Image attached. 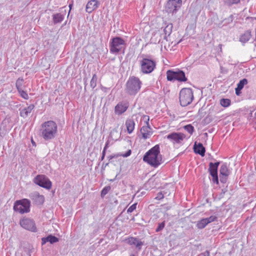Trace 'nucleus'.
Instances as JSON below:
<instances>
[{"mask_svg": "<svg viewBox=\"0 0 256 256\" xmlns=\"http://www.w3.org/2000/svg\"><path fill=\"white\" fill-rule=\"evenodd\" d=\"M58 126L52 120H48L42 124V134L43 138L46 141L54 139L57 135Z\"/></svg>", "mask_w": 256, "mask_h": 256, "instance_id": "nucleus-1", "label": "nucleus"}, {"mask_svg": "<svg viewBox=\"0 0 256 256\" xmlns=\"http://www.w3.org/2000/svg\"><path fill=\"white\" fill-rule=\"evenodd\" d=\"M139 64L140 72L144 74L152 72L156 68V62L152 56L149 54H142L140 56Z\"/></svg>", "mask_w": 256, "mask_h": 256, "instance_id": "nucleus-2", "label": "nucleus"}, {"mask_svg": "<svg viewBox=\"0 0 256 256\" xmlns=\"http://www.w3.org/2000/svg\"><path fill=\"white\" fill-rule=\"evenodd\" d=\"M142 82L140 78L134 76H130L126 83V92L130 95H135L141 88Z\"/></svg>", "mask_w": 256, "mask_h": 256, "instance_id": "nucleus-3", "label": "nucleus"}, {"mask_svg": "<svg viewBox=\"0 0 256 256\" xmlns=\"http://www.w3.org/2000/svg\"><path fill=\"white\" fill-rule=\"evenodd\" d=\"M194 100L193 92L190 88H182L179 94L180 104L182 106H186L191 104Z\"/></svg>", "mask_w": 256, "mask_h": 256, "instance_id": "nucleus-4", "label": "nucleus"}, {"mask_svg": "<svg viewBox=\"0 0 256 256\" xmlns=\"http://www.w3.org/2000/svg\"><path fill=\"white\" fill-rule=\"evenodd\" d=\"M126 42L121 37L116 36L112 38L110 44V50L112 54H116L123 49L124 51Z\"/></svg>", "mask_w": 256, "mask_h": 256, "instance_id": "nucleus-5", "label": "nucleus"}, {"mask_svg": "<svg viewBox=\"0 0 256 256\" xmlns=\"http://www.w3.org/2000/svg\"><path fill=\"white\" fill-rule=\"evenodd\" d=\"M166 78L168 81L178 80L180 82H185L188 80L185 72L180 70L176 71L169 70L166 72Z\"/></svg>", "mask_w": 256, "mask_h": 256, "instance_id": "nucleus-6", "label": "nucleus"}, {"mask_svg": "<svg viewBox=\"0 0 256 256\" xmlns=\"http://www.w3.org/2000/svg\"><path fill=\"white\" fill-rule=\"evenodd\" d=\"M30 201L28 199L24 198L16 200L14 202V210L21 214L28 213L30 211Z\"/></svg>", "mask_w": 256, "mask_h": 256, "instance_id": "nucleus-7", "label": "nucleus"}, {"mask_svg": "<svg viewBox=\"0 0 256 256\" xmlns=\"http://www.w3.org/2000/svg\"><path fill=\"white\" fill-rule=\"evenodd\" d=\"M110 141L108 140L106 143L105 146L102 152V156L100 160H103L106 154L108 152V156H106L107 158L109 160H110L112 158H118L120 156H122L124 158H126L130 156L132 154V150H128L125 153H118L116 154H110V151L107 152V148L109 146Z\"/></svg>", "mask_w": 256, "mask_h": 256, "instance_id": "nucleus-8", "label": "nucleus"}, {"mask_svg": "<svg viewBox=\"0 0 256 256\" xmlns=\"http://www.w3.org/2000/svg\"><path fill=\"white\" fill-rule=\"evenodd\" d=\"M182 6V0H168L165 6L168 14H176Z\"/></svg>", "mask_w": 256, "mask_h": 256, "instance_id": "nucleus-9", "label": "nucleus"}, {"mask_svg": "<svg viewBox=\"0 0 256 256\" xmlns=\"http://www.w3.org/2000/svg\"><path fill=\"white\" fill-rule=\"evenodd\" d=\"M160 153L159 145L156 144L145 154L142 160H162L161 156H159Z\"/></svg>", "mask_w": 256, "mask_h": 256, "instance_id": "nucleus-10", "label": "nucleus"}, {"mask_svg": "<svg viewBox=\"0 0 256 256\" xmlns=\"http://www.w3.org/2000/svg\"><path fill=\"white\" fill-rule=\"evenodd\" d=\"M34 182L37 185L47 190L52 188V184L49 178L45 175L38 174L34 179Z\"/></svg>", "mask_w": 256, "mask_h": 256, "instance_id": "nucleus-11", "label": "nucleus"}, {"mask_svg": "<svg viewBox=\"0 0 256 256\" xmlns=\"http://www.w3.org/2000/svg\"><path fill=\"white\" fill-rule=\"evenodd\" d=\"M20 226L28 230L36 232L37 230L34 221L28 218H24L20 220Z\"/></svg>", "mask_w": 256, "mask_h": 256, "instance_id": "nucleus-12", "label": "nucleus"}, {"mask_svg": "<svg viewBox=\"0 0 256 256\" xmlns=\"http://www.w3.org/2000/svg\"><path fill=\"white\" fill-rule=\"evenodd\" d=\"M124 242L131 246H134L138 251L142 250V247L144 245V242H142L137 237L130 236L126 238Z\"/></svg>", "mask_w": 256, "mask_h": 256, "instance_id": "nucleus-13", "label": "nucleus"}, {"mask_svg": "<svg viewBox=\"0 0 256 256\" xmlns=\"http://www.w3.org/2000/svg\"><path fill=\"white\" fill-rule=\"evenodd\" d=\"M220 164L219 162H216L214 164L212 162L210 163L209 172L210 176H212V181L213 183L218 184V168Z\"/></svg>", "mask_w": 256, "mask_h": 256, "instance_id": "nucleus-14", "label": "nucleus"}, {"mask_svg": "<svg viewBox=\"0 0 256 256\" xmlns=\"http://www.w3.org/2000/svg\"><path fill=\"white\" fill-rule=\"evenodd\" d=\"M12 126L10 124L9 118L4 120L0 126V136H4L12 128Z\"/></svg>", "mask_w": 256, "mask_h": 256, "instance_id": "nucleus-15", "label": "nucleus"}, {"mask_svg": "<svg viewBox=\"0 0 256 256\" xmlns=\"http://www.w3.org/2000/svg\"><path fill=\"white\" fill-rule=\"evenodd\" d=\"M186 138V135L181 132H172L167 136V138L174 143L180 144Z\"/></svg>", "mask_w": 256, "mask_h": 256, "instance_id": "nucleus-16", "label": "nucleus"}, {"mask_svg": "<svg viewBox=\"0 0 256 256\" xmlns=\"http://www.w3.org/2000/svg\"><path fill=\"white\" fill-rule=\"evenodd\" d=\"M129 106V104L126 102H118L114 108V112L116 114L120 115L124 112Z\"/></svg>", "mask_w": 256, "mask_h": 256, "instance_id": "nucleus-17", "label": "nucleus"}, {"mask_svg": "<svg viewBox=\"0 0 256 256\" xmlns=\"http://www.w3.org/2000/svg\"><path fill=\"white\" fill-rule=\"evenodd\" d=\"M148 120L149 118H148V121L146 122V126H143L140 129V133L142 135V138L144 140L149 138L152 134L150 131L152 128L149 125Z\"/></svg>", "mask_w": 256, "mask_h": 256, "instance_id": "nucleus-18", "label": "nucleus"}, {"mask_svg": "<svg viewBox=\"0 0 256 256\" xmlns=\"http://www.w3.org/2000/svg\"><path fill=\"white\" fill-rule=\"evenodd\" d=\"M30 198L36 204H42L44 202V198L42 195H40L37 192H34L30 194Z\"/></svg>", "mask_w": 256, "mask_h": 256, "instance_id": "nucleus-19", "label": "nucleus"}, {"mask_svg": "<svg viewBox=\"0 0 256 256\" xmlns=\"http://www.w3.org/2000/svg\"><path fill=\"white\" fill-rule=\"evenodd\" d=\"M100 5V2L97 0H91L87 3L86 10L87 12L90 13L96 10Z\"/></svg>", "mask_w": 256, "mask_h": 256, "instance_id": "nucleus-20", "label": "nucleus"}, {"mask_svg": "<svg viewBox=\"0 0 256 256\" xmlns=\"http://www.w3.org/2000/svg\"><path fill=\"white\" fill-rule=\"evenodd\" d=\"M194 151L196 154H199L203 156H204L206 149L202 143L199 142L197 144L196 142L194 146Z\"/></svg>", "mask_w": 256, "mask_h": 256, "instance_id": "nucleus-21", "label": "nucleus"}, {"mask_svg": "<svg viewBox=\"0 0 256 256\" xmlns=\"http://www.w3.org/2000/svg\"><path fill=\"white\" fill-rule=\"evenodd\" d=\"M248 83V80L245 78L240 80L239 82L237 84V87L235 88V92L236 96H240L241 94V90Z\"/></svg>", "mask_w": 256, "mask_h": 256, "instance_id": "nucleus-22", "label": "nucleus"}, {"mask_svg": "<svg viewBox=\"0 0 256 256\" xmlns=\"http://www.w3.org/2000/svg\"><path fill=\"white\" fill-rule=\"evenodd\" d=\"M58 242V238L52 234L48 235L46 237H44L42 238V244L44 245L47 242H50L51 244Z\"/></svg>", "mask_w": 256, "mask_h": 256, "instance_id": "nucleus-23", "label": "nucleus"}, {"mask_svg": "<svg viewBox=\"0 0 256 256\" xmlns=\"http://www.w3.org/2000/svg\"><path fill=\"white\" fill-rule=\"evenodd\" d=\"M251 31L250 30H246L240 37V42L242 44L247 42L251 37Z\"/></svg>", "mask_w": 256, "mask_h": 256, "instance_id": "nucleus-24", "label": "nucleus"}, {"mask_svg": "<svg viewBox=\"0 0 256 256\" xmlns=\"http://www.w3.org/2000/svg\"><path fill=\"white\" fill-rule=\"evenodd\" d=\"M126 125L128 132V134H131L134 128L135 123L134 120L130 118L126 120Z\"/></svg>", "mask_w": 256, "mask_h": 256, "instance_id": "nucleus-25", "label": "nucleus"}, {"mask_svg": "<svg viewBox=\"0 0 256 256\" xmlns=\"http://www.w3.org/2000/svg\"><path fill=\"white\" fill-rule=\"evenodd\" d=\"M64 16L61 13H56L52 14L53 23L54 24L60 23L64 19Z\"/></svg>", "mask_w": 256, "mask_h": 256, "instance_id": "nucleus-26", "label": "nucleus"}, {"mask_svg": "<svg viewBox=\"0 0 256 256\" xmlns=\"http://www.w3.org/2000/svg\"><path fill=\"white\" fill-rule=\"evenodd\" d=\"M172 24H168L165 28L163 30L164 32L163 38L164 39L167 38V36H169L172 32Z\"/></svg>", "mask_w": 256, "mask_h": 256, "instance_id": "nucleus-27", "label": "nucleus"}, {"mask_svg": "<svg viewBox=\"0 0 256 256\" xmlns=\"http://www.w3.org/2000/svg\"><path fill=\"white\" fill-rule=\"evenodd\" d=\"M24 80L22 78H19L16 82V86L18 90L24 89L25 87L24 86Z\"/></svg>", "mask_w": 256, "mask_h": 256, "instance_id": "nucleus-28", "label": "nucleus"}, {"mask_svg": "<svg viewBox=\"0 0 256 256\" xmlns=\"http://www.w3.org/2000/svg\"><path fill=\"white\" fill-rule=\"evenodd\" d=\"M208 224V223L206 222V220L205 218H202L200 220H198L196 224V227L198 229H202L206 227V226Z\"/></svg>", "mask_w": 256, "mask_h": 256, "instance_id": "nucleus-29", "label": "nucleus"}, {"mask_svg": "<svg viewBox=\"0 0 256 256\" xmlns=\"http://www.w3.org/2000/svg\"><path fill=\"white\" fill-rule=\"evenodd\" d=\"M220 174L224 176H228L229 174V172L227 166L225 164H222L220 168Z\"/></svg>", "mask_w": 256, "mask_h": 256, "instance_id": "nucleus-30", "label": "nucleus"}, {"mask_svg": "<svg viewBox=\"0 0 256 256\" xmlns=\"http://www.w3.org/2000/svg\"><path fill=\"white\" fill-rule=\"evenodd\" d=\"M231 101L228 98H222L220 100V104L222 106L226 108L230 104Z\"/></svg>", "mask_w": 256, "mask_h": 256, "instance_id": "nucleus-31", "label": "nucleus"}, {"mask_svg": "<svg viewBox=\"0 0 256 256\" xmlns=\"http://www.w3.org/2000/svg\"><path fill=\"white\" fill-rule=\"evenodd\" d=\"M97 76L96 74L92 75V78L90 82V86L92 88H94L96 86Z\"/></svg>", "mask_w": 256, "mask_h": 256, "instance_id": "nucleus-32", "label": "nucleus"}, {"mask_svg": "<svg viewBox=\"0 0 256 256\" xmlns=\"http://www.w3.org/2000/svg\"><path fill=\"white\" fill-rule=\"evenodd\" d=\"M148 164L154 168H157L158 166H160L162 162V161H145Z\"/></svg>", "mask_w": 256, "mask_h": 256, "instance_id": "nucleus-33", "label": "nucleus"}, {"mask_svg": "<svg viewBox=\"0 0 256 256\" xmlns=\"http://www.w3.org/2000/svg\"><path fill=\"white\" fill-rule=\"evenodd\" d=\"M233 20L234 16L232 14H231L228 18H226L224 20L223 22H224V24L223 25V26L226 24H228L232 23Z\"/></svg>", "mask_w": 256, "mask_h": 256, "instance_id": "nucleus-34", "label": "nucleus"}, {"mask_svg": "<svg viewBox=\"0 0 256 256\" xmlns=\"http://www.w3.org/2000/svg\"><path fill=\"white\" fill-rule=\"evenodd\" d=\"M110 190V186H105L101 191L100 196L102 198H104Z\"/></svg>", "mask_w": 256, "mask_h": 256, "instance_id": "nucleus-35", "label": "nucleus"}, {"mask_svg": "<svg viewBox=\"0 0 256 256\" xmlns=\"http://www.w3.org/2000/svg\"><path fill=\"white\" fill-rule=\"evenodd\" d=\"M18 93L20 94V96L24 98L25 100H28V96L27 92L24 90L23 89H22L20 90H18Z\"/></svg>", "mask_w": 256, "mask_h": 256, "instance_id": "nucleus-36", "label": "nucleus"}, {"mask_svg": "<svg viewBox=\"0 0 256 256\" xmlns=\"http://www.w3.org/2000/svg\"><path fill=\"white\" fill-rule=\"evenodd\" d=\"M184 128L190 134H192L194 131V126L190 124L185 126H184Z\"/></svg>", "mask_w": 256, "mask_h": 256, "instance_id": "nucleus-37", "label": "nucleus"}, {"mask_svg": "<svg viewBox=\"0 0 256 256\" xmlns=\"http://www.w3.org/2000/svg\"><path fill=\"white\" fill-rule=\"evenodd\" d=\"M165 224H166L165 221H163L162 222L160 223H158V226L156 228V232H158L162 231L164 228Z\"/></svg>", "mask_w": 256, "mask_h": 256, "instance_id": "nucleus-38", "label": "nucleus"}, {"mask_svg": "<svg viewBox=\"0 0 256 256\" xmlns=\"http://www.w3.org/2000/svg\"><path fill=\"white\" fill-rule=\"evenodd\" d=\"M20 116L22 117L23 118H26L28 116V112L26 110H25V108L20 109Z\"/></svg>", "mask_w": 256, "mask_h": 256, "instance_id": "nucleus-39", "label": "nucleus"}, {"mask_svg": "<svg viewBox=\"0 0 256 256\" xmlns=\"http://www.w3.org/2000/svg\"><path fill=\"white\" fill-rule=\"evenodd\" d=\"M205 218L206 220V222L208 224L212 222L216 221L217 220L218 218H217V216H211L209 218Z\"/></svg>", "mask_w": 256, "mask_h": 256, "instance_id": "nucleus-40", "label": "nucleus"}, {"mask_svg": "<svg viewBox=\"0 0 256 256\" xmlns=\"http://www.w3.org/2000/svg\"><path fill=\"white\" fill-rule=\"evenodd\" d=\"M137 204L135 203L132 204L131 206L129 207V208L127 210L128 213H130L132 212L134 210L136 209Z\"/></svg>", "mask_w": 256, "mask_h": 256, "instance_id": "nucleus-41", "label": "nucleus"}, {"mask_svg": "<svg viewBox=\"0 0 256 256\" xmlns=\"http://www.w3.org/2000/svg\"><path fill=\"white\" fill-rule=\"evenodd\" d=\"M151 183L153 184V181L149 180L144 184V188L146 190H150L152 188V186H150Z\"/></svg>", "mask_w": 256, "mask_h": 256, "instance_id": "nucleus-42", "label": "nucleus"}, {"mask_svg": "<svg viewBox=\"0 0 256 256\" xmlns=\"http://www.w3.org/2000/svg\"><path fill=\"white\" fill-rule=\"evenodd\" d=\"M34 106L32 104H30L28 106L27 108H25V110H27V112L28 114H30L32 112V110L34 108Z\"/></svg>", "mask_w": 256, "mask_h": 256, "instance_id": "nucleus-43", "label": "nucleus"}, {"mask_svg": "<svg viewBox=\"0 0 256 256\" xmlns=\"http://www.w3.org/2000/svg\"><path fill=\"white\" fill-rule=\"evenodd\" d=\"M164 198V194L162 192H159L157 194L155 199L158 200H162Z\"/></svg>", "mask_w": 256, "mask_h": 256, "instance_id": "nucleus-44", "label": "nucleus"}, {"mask_svg": "<svg viewBox=\"0 0 256 256\" xmlns=\"http://www.w3.org/2000/svg\"><path fill=\"white\" fill-rule=\"evenodd\" d=\"M199 256H210V252L208 250L202 253Z\"/></svg>", "mask_w": 256, "mask_h": 256, "instance_id": "nucleus-45", "label": "nucleus"}, {"mask_svg": "<svg viewBox=\"0 0 256 256\" xmlns=\"http://www.w3.org/2000/svg\"><path fill=\"white\" fill-rule=\"evenodd\" d=\"M208 156H208V159L209 160H216V158L214 156H212L211 154H208Z\"/></svg>", "mask_w": 256, "mask_h": 256, "instance_id": "nucleus-46", "label": "nucleus"}, {"mask_svg": "<svg viewBox=\"0 0 256 256\" xmlns=\"http://www.w3.org/2000/svg\"><path fill=\"white\" fill-rule=\"evenodd\" d=\"M31 142L34 146H36V144L32 139Z\"/></svg>", "mask_w": 256, "mask_h": 256, "instance_id": "nucleus-47", "label": "nucleus"}, {"mask_svg": "<svg viewBox=\"0 0 256 256\" xmlns=\"http://www.w3.org/2000/svg\"><path fill=\"white\" fill-rule=\"evenodd\" d=\"M101 89H102V90H104V92H106V90L107 88H105V87H104V86H102Z\"/></svg>", "mask_w": 256, "mask_h": 256, "instance_id": "nucleus-48", "label": "nucleus"}, {"mask_svg": "<svg viewBox=\"0 0 256 256\" xmlns=\"http://www.w3.org/2000/svg\"><path fill=\"white\" fill-rule=\"evenodd\" d=\"M182 154H180H180H178V155H177V156H176L174 158H178V157H179L180 156L182 155Z\"/></svg>", "mask_w": 256, "mask_h": 256, "instance_id": "nucleus-49", "label": "nucleus"}, {"mask_svg": "<svg viewBox=\"0 0 256 256\" xmlns=\"http://www.w3.org/2000/svg\"><path fill=\"white\" fill-rule=\"evenodd\" d=\"M72 4H69V8H70V10L72 9Z\"/></svg>", "mask_w": 256, "mask_h": 256, "instance_id": "nucleus-50", "label": "nucleus"}, {"mask_svg": "<svg viewBox=\"0 0 256 256\" xmlns=\"http://www.w3.org/2000/svg\"><path fill=\"white\" fill-rule=\"evenodd\" d=\"M254 166H255V168L256 170V161L254 162Z\"/></svg>", "mask_w": 256, "mask_h": 256, "instance_id": "nucleus-51", "label": "nucleus"}, {"mask_svg": "<svg viewBox=\"0 0 256 256\" xmlns=\"http://www.w3.org/2000/svg\"><path fill=\"white\" fill-rule=\"evenodd\" d=\"M130 256H135V255L134 254H131L130 255Z\"/></svg>", "mask_w": 256, "mask_h": 256, "instance_id": "nucleus-52", "label": "nucleus"}, {"mask_svg": "<svg viewBox=\"0 0 256 256\" xmlns=\"http://www.w3.org/2000/svg\"><path fill=\"white\" fill-rule=\"evenodd\" d=\"M160 39L158 40V43H160Z\"/></svg>", "mask_w": 256, "mask_h": 256, "instance_id": "nucleus-53", "label": "nucleus"}, {"mask_svg": "<svg viewBox=\"0 0 256 256\" xmlns=\"http://www.w3.org/2000/svg\"><path fill=\"white\" fill-rule=\"evenodd\" d=\"M254 115H255V117L256 118V112H255Z\"/></svg>", "mask_w": 256, "mask_h": 256, "instance_id": "nucleus-54", "label": "nucleus"}, {"mask_svg": "<svg viewBox=\"0 0 256 256\" xmlns=\"http://www.w3.org/2000/svg\"><path fill=\"white\" fill-rule=\"evenodd\" d=\"M84 90H86V86H84Z\"/></svg>", "mask_w": 256, "mask_h": 256, "instance_id": "nucleus-55", "label": "nucleus"}]
</instances>
